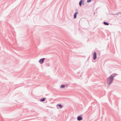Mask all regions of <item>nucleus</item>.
<instances>
[{
    "label": "nucleus",
    "mask_w": 121,
    "mask_h": 121,
    "mask_svg": "<svg viewBox=\"0 0 121 121\" xmlns=\"http://www.w3.org/2000/svg\"><path fill=\"white\" fill-rule=\"evenodd\" d=\"M65 87V86L64 85H62L60 86L61 88H64Z\"/></svg>",
    "instance_id": "nucleus-9"
},
{
    "label": "nucleus",
    "mask_w": 121,
    "mask_h": 121,
    "mask_svg": "<svg viewBox=\"0 0 121 121\" xmlns=\"http://www.w3.org/2000/svg\"><path fill=\"white\" fill-rule=\"evenodd\" d=\"M45 100V98H43L42 99H41V100H40V101H44Z\"/></svg>",
    "instance_id": "nucleus-8"
},
{
    "label": "nucleus",
    "mask_w": 121,
    "mask_h": 121,
    "mask_svg": "<svg viewBox=\"0 0 121 121\" xmlns=\"http://www.w3.org/2000/svg\"><path fill=\"white\" fill-rule=\"evenodd\" d=\"M83 1V0H81L80 1L79 3V4L80 6H81V4H82Z\"/></svg>",
    "instance_id": "nucleus-6"
},
{
    "label": "nucleus",
    "mask_w": 121,
    "mask_h": 121,
    "mask_svg": "<svg viewBox=\"0 0 121 121\" xmlns=\"http://www.w3.org/2000/svg\"><path fill=\"white\" fill-rule=\"evenodd\" d=\"M104 24L105 25H108V24L106 22H104Z\"/></svg>",
    "instance_id": "nucleus-7"
},
{
    "label": "nucleus",
    "mask_w": 121,
    "mask_h": 121,
    "mask_svg": "<svg viewBox=\"0 0 121 121\" xmlns=\"http://www.w3.org/2000/svg\"><path fill=\"white\" fill-rule=\"evenodd\" d=\"M78 13L76 12L75 13L74 15V18H76V15Z\"/></svg>",
    "instance_id": "nucleus-5"
},
{
    "label": "nucleus",
    "mask_w": 121,
    "mask_h": 121,
    "mask_svg": "<svg viewBox=\"0 0 121 121\" xmlns=\"http://www.w3.org/2000/svg\"><path fill=\"white\" fill-rule=\"evenodd\" d=\"M44 58L42 59L39 61V62L41 64H42L44 62Z\"/></svg>",
    "instance_id": "nucleus-2"
},
{
    "label": "nucleus",
    "mask_w": 121,
    "mask_h": 121,
    "mask_svg": "<svg viewBox=\"0 0 121 121\" xmlns=\"http://www.w3.org/2000/svg\"><path fill=\"white\" fill-rule=\"evenodd\" d=\"M115 76L114 74L111 75L109 78H107V82L108 85L110 84L112 82L113 79V77Z\"/></svg>",
    "instance_id": "nucleus-1"
},
{
    "label": "nucleus",
    "mask_w": 121,
    "mask_h": 121,
    "mask_svg": "<svg viewBox=\"0 0 121 121\" xmlns=\"http://www.w3.org/2000/svg\"><path fill=\"white\" fill-rule=\"evenodd\" d=\"M91 0H87V2L88 3H89L91 1Z\"/></svg>",
    "instance_id": "nucleus-11"
},
{
    "label": "nucleus",
    "mask_w": 121,
    "mask_h": 121,
    "mask_svg": "<svg viewBox=\"0 0 121 121\" xmlns=\"http://www.w3.org/2000/svg\"><path fill=\"white\" fill-rule=\"evenodd\" d=\"M96 58V54L95 52H94L93 54V59H95Z\"/></svg>",
    "instance_id": "nucleus-3"
},
{
    "label": "nucleus",
    "mask_w": 121,
    "mask_h": 121,
    "mask_svg": "<svg viewBox=\"0 0 121 121\" xmlns=\"http://www.w3.org/2000/svg\"><path fill=\"white\" fill-rule=\"evenodd\" d=\"M77 119L78 121H80L82 120V118L81 117L78 116V117Z\"/></svg>",
    "instance_id": "nucleus-4"
},
{
    "label": "nucleus",
    "mask_w": 121,
    "mask_h": 121,
    "mask_svg": "<svg viewBox=\"0 0 121 121\" xmlns=\"http://www.w3.org/2000/svg\"><path fill=\"white\" fill-rule=\"evenodd\" d=\"M58 105V106H59L61 108H62V106L61 105H60V104Z\"/></svg>",
    "instance_id": "nucleus-10"
}]
</instances>
